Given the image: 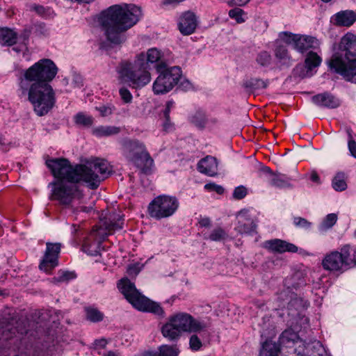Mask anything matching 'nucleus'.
Returning <instances> with one entry per match:
<instances>
[{
  "mask_svg": "<svg viewBox=\"0 0 356 356\" xmlns=\"http://www.w3.org/2000/svg\"><path fill=\"white\" fill-rule=\"evenodd\" d=\"M57 74V68H24L19 75V92L33 106L37 115L42 116L53 107L55 99L48 84Z\"/></svg>",
  "mask_w": 356,
  "mask_h": 356,
  "instance_id": "obj_1",
  "label": "nucleus"
},
{
  "mask_svg": "<svg viewBox=\"0 0 356 356\" xmlns=\"http://www.w3.org/2000/svg\"><path fill=\"white\" fill-rule=\"evenodd\" d=\"M46 165L54 177V181H83L90 188H97L111 172L108 161L101 159L75 166L66 159H49Z\"/></svg>",
  "mask_w": 356,
  "mask_h": 356,
  "instance_id": "obj_2",
  "label": "nucleus"
},
{
  "mask_svg": "<svg viewBox=\"0 0 356 356\" xmlns=\"http://www.w3.org/2000/svg\"><path fill=\"white\" fill-rule=\"evenodd\" d=\"M141 14L134 4L113 5L101 13L99 22L107 40L118 44L125 41V31L138 22Z\"/></svg>",
  "mask_w": 356,
  "mask_h": 356,
  "instance_id": "obj_3",
  "label": "nucleus"
},
{
  "mask_svg": "<svg viewBox=\"0 0 356 356\" xmlns=\"http://www.w3.org/2000/svg\"><path fill=\"white\" fill-rule=\"evenodd\" d=\"M207 327L204 321L180 312L170 316L161 327L162 335L170 341L178 339L182 332L201 333Z\"/></svg>",
  "mask_w": 356,
  "mask_h": 356,
  "instance_id": "obj_4",
  "label": "nucleus"
},
{
  "mask_svg": "<svg viewBox=\"0 0 356 356\" xmlns=\"http://www.w3.org/2000/svg\"><path fill=\"white\" fill-rule=\"evenodd\" d=\"M118 288L125 298L137 309L162 315L161 307L155 302L142 296L135 285L127 278H122L118 283Z\"/></svg>",
  "mask_w": 356,
  "mask_h": 356,
  "instance_id": "obj_5",
  "label": "nucleus"
},
{
  "mask_svg": "<svg viewBox=\"0 0 356 356\" xmlns=\"http://www.w3.org/2000/svg\"><path fill=\"white\" fill-rule=\"evenodd\" d=\"M339 47V51L327 62L328 67H356V35L347 33L341 38Z\"/></svg>",
  "mask_w": 356,
  "mask_h": 356,
  "instance_id": "obj_6",
  "label": "nucleus"
},
{
  "mask_svg": "<svg viewBox=\"0 0 356 356\" xmlns=\"http://www.w3.org/2000/svg\"><path fill=\"white\" fill-rule=\"evenodd\" d=\"M122 152L129 161L137 165H143L145 173L150 172L154 161L142 143L136 140H125L122 143Z\"/></svg>",
  "mask_w": 356,
  "mask_h": 356,
  "instance_id": "obj_7",
  "label": "nucleus"
},
{
  "mask_svg": "<svg viewBox=\"0 0 356 356\" xmlns=\"http://www.w3.org/2000/svg\"><path fill=\"white\" fill-rule=\"evenodd\" d=\"M79 181H54L52 186V199L65 207H72L82 197V193L79 190L76 183Z\"/></svg>",
  "mask_w": 356,
  "mask_h": 356,
  "instance_id": "obj_8",
  "label": "nucleus"
},
{
  "mask_svg": "<svg viewBox=\"0 0 356 356\" xmlns=\"http://www.w3.org/2000/svg\"><path fill=\"white\" fill-rule=\"evenodd\" d=\"M178 199L172 195H160L153 199L148 206L149 216L156 220L168 218L178 210Z\"/></svg>",
  "mask_w": 356,
  "mask_h": 356,
  "instance_id": "obj_9",
  "label": "nucleus"
},
{
  "mask_svg": "<svg viewBox=\"0 0 356 356\" xmlns=\"http://www.w3.org/2000/svg\"><path fill=\"white\" fill-rule=\"evenodd\" d=\"M159 76L153 83L156 95L170 92L181 80V68H158Z\"/></svg>",
  "mask_w": 356,
  "mask_h": 356,
  "instance_id": "obj_10",
  "label": "nucleus"
},
{
  "mask_svg": "<svg viewBox=\"0 0 356 356\" xmlns=\"http://www.w3.org/2000/svg\"><path fill=\"white\" fill-rule=\"evenodd\" d=\"M121 83L133 88H141L149 83L150 73L146 68H120L118 72Z\"/></svg>",
  "mask_w": 356,
  "mask_h": 356,
  "instance_id": "obj_11",
  "label": "nucleus"
},
{
  "mask_svg": "<svg viewBox=\"0 0 356 356\" xmlns=\"http://www.w3.org/2000/svg\"><path fill=\"white\" fill-rule=\"evenodd\" d=\"M170 60L165 54L156 48H151L145 53H140L136 56L135 67H144L153 65L154 67H168Z\"/></svg>",
  "mask_w": 356,
  "mask_h": 356,
  "instance_id": "obj_12",
  "label": "nucleus"
},
{
  "mask_svg": "<svg viewBox=\"0 0 356 356\" xmlns=\"http://www.w3.org/2000/svg\"><path fill=\"white\" fill-rule=\"evenodd\" d=\"M279 40L287 44L293 45L298 51L304 53L314 46L315 38L307 35L293 34L284 31L279 34Z\"/></svg>",
  "mask_w": 356,
  "mask_h": 356,
  "instance_id": "obj_13",
  "label": "nucleus"
},
{
  "mask_svg": "<svg viewBox=\"0 0 356 356\" xmlns=\"http://www.w3.org/2000/svg\"><path fill=\"white\" fill-rule=\"evenodd\" d=\"M307 350H312V356H325V350L319 341L307 344ZM280 347L275 342L266 341L262 345L259 356H278Z\"/></svg>",
  "mask_w": 356,
  "mask_h": 356,
  "instance_id": "obj_14",
  "label": "nucleus"
},
{
  "mask_svg": "<svg viewBox=\"0 0 356 356\" xmlns=\"http://www.w3.org/2000/svg\"><path fill=\"white\" fill-rule=\"evenodd\" d=\"M321 265L324 270L332 273L341 274L346 271L340 250L326 254L322 259Z\"/></svg>",
  "mask_w": 356,
  "mask_h": 356,
  "instance_id": "obj_15",
  "label": "nucleus"
},
{
  "mask_svg": "<svg viewBox=\"0 0 356 356\" xmlns=\"http://www.w3.org/2000/svg\"><path fill=\"white\" fill-rule=\"evenodd\" d=\"M252 209H243L236 214V229L241 234H251L255 231L257 223Z\"/></svg>",
  "mask_w": 356,
  "mask_h": 356,
  "instance_id": "obj_16",
  "label": "nucleus"
},
{
  "mask_svg": "<svg viewBox=\"0 0 356 356\" xmlns=\"http://www.w3.org/2000/svg\"><path fill=\"white\" fill-rule=\"evenodd\" d=\"M60 247V243H47L45 254L39 266L41 270L48 273L58 265Z\"/></svg>",
  "mask_w": 356,
  "mask_h": 356,
  "instance_id": "obj_17",
  "label": "nucleus"
},
{
  "mask_svg": "<svg viewBox=\"0 0 356 356\" xmlns=\"http://www.w3.org/2000/svg\"><path fill=\"white\" fill-rule=\"evenodd\" d=\"M197 26L196 15L191 11L181 14L178 22V28L182 35H189L193 33Z\"/></svg>",
  "mask_w": 356,
  "mask_h": 356,
  "instance_id": "obj_18",
  "label": "nucleus"
},
{
  "mask_svg": "<svg viewBox=\"0 0 356 356\" xmlns=\"http://www.w3.org/2000/svg\"><path fill=\"white\" fill-rule=\"evenodd\" d=\"M263 247L270 252L277 253L296 252L298 251V247L294 244L277 238L265 241Z\"/></svg>",
  "mask_w": 356,
  "mask_h": 356,
  "instance_id": "obj_19",
  "label": "nucleus"
},
{
  "mask_svg": "<svg viewBox=\"0 0 356 356\" xmlns=\"http://www.w3.org/2000/svg\"><path fill=\"white\" fill-rule=\"evenodd\" d=\"M197 170L202 174L215 177L218 174V162L215 157L207 156L198 162Z\"/></svg>",
  "mask_w": 356,
  "mask_h": 356,
  "instance_id": "obj_20",
  "label": "nucleus"
},
{
  "mask_svg": "<svg viewBox=\"0 0 356 356\" xmlns=\"http://www.w3.org/2000/svg\"><path fill=\"white\" fill-rule=\"evenodd\" d=\"M331 21L336 26L349 27L356 21V13L351 10H341L334 15Z\"/></svg>",
  "mask_w": 356,
  "mask_h": 356,
  "instance_id": "obj_21",
  "label": "nucleus"
},
{
  "mask_svg": "<svg viewBox=\"0 0 356 356\" xmlns=\"http://www.w3.org/2000/svg\"><path fill=\"white\" fill-rule=\"evenodd\" d=\"M312 102L321 107L335 108L340 106L341 101L329 92L318 94L312 97Z\"/></svg>",
  "mask_w": 356,
  "mask_h": 356,
  "instance_id": "obj_22",
  "label": "nucleus"
},
{
  "mask_svg": "<svg viewBox=\"0 0 356 356\" xmlns=\"http://www.w3.org/2000/svg\"><path fill=\"white\" fill-rule=\"evenodd\" d=\"M346 270L356 266V245H345L340 248Z\"/></svg>",
  "mask_w": 356,
  "mask_h": 356,
  "instance_id": "obj_23",
  "label": "nucleus"
},
{
  "mask_svg": "<svg viewBox=\"0 0 356 356\" xmlns=\"http://www.w3.org/2000/svg\"><path fill=\"white\" fill-rule=\"evenodd\" d=\"M18 40L17 33L7 27L0 28V44L5 46H12Z\"/></svg>",
  "mask_w": 356,
  "mask_h": 356,
  "instance_id": "obj_24",
  "label": "nucleus"
},
{
  "mask_svg": "<svg viewBox=\"0 0 356 356\" xmlns=\"http://www.w3.org/2000/svg\"><path fill=\"white\" fill-rule=\"evenodd\" d=\"M123 218L120 214H113L110 216L108 221H106L104 224L105 229L109 234L120 230L123 227Z\"/></svg>",
  "mask_w": 356,
  "mask_h": 356,
  "instance_id": "obj_25",
  "label": "nucleus"
},
{
  "mask_svg": "<svg viewBox=\"0 0 356 356\" xmlns=\"http://www.w3.org/2000/svg\"><path fill=\"white\" fill-rule=\"evenodd\" d=\"M179 350L176 346L163 345L158 352H149L144 356H178Z\"/></svg>",
  "mask_w": 356,
  "mask_h": 356,
  "instance_id": "obj_26",
  "label": "nucleus"
},
{
  "mask_svg": "<svg viewBox=\"0 0 356 356\" xmlns=\"http://www.w3.org/2000/svg\"><path fill=\"white\" fill-rule=\"evenodd\" d=\"M338 216L336 213H329L325 216L318 227L320 233L324 234L332 229L337 223Z\"/></svg>",
  "mask_w": 356,
  "mask_h": 356,
  "instance_id": "obj_27",
  "label": "nucleus"
},
{
  "mask_svg": "<svg viewBox=\"0 0 356 356\" xmlns=\"http://www.w3.org/2000/svg\"><path fill=\"white\" fill-rule=\"evenodd\" d=\"M120 129L115 126H99L92 130V134L97 137H108L118 134Z\"/></svg>",
  "mask_w": 356,
  "mask_h": 356,
  "instance_id": "obj_28",
  "label": "nucleus"
},
{
  "mask_svg": "<svg viewBox=\"0 0 356 356\" xmlns=\"http://www.w3.org/2000/svg\"><path fill=\"white\" fill-rule=\"evenodd\" d=\"M280 342L282 345L288 346L289 343L293 344L301 341L299 340L298 334L290 328L284 330L282 332L280 338Z\"/></svg>",
  "mask_w": 356,
  "mask_h": 356,
  "instance_id": "obj_29",
  "label": "nucleus"
},
{
  "mask_svg": "<svg viewBox=\"0 0 356 356\" xmlns=\"http://www.w3.org/2000/svg\"><path fill=\"white\" fill-rule=\"evenodd\" d=\"M331 70L346 81L356 83V68H331Z\"/></svg>",
  "mask_w": 356,
  "mask_h": 356,
  "instance_id": "obj_30",
  "label": "nucleus"
},
{
  "mask_svg": "<svg viewBox=\"0 0 356 356\" xmlns=\"http://www.w3.org/2000/svg\"><path fill=\"white\" fill-rule=\"evenodd\" d=\"M332 188L336 191H343L347 188L346 176L344 172H339L334 177L332 181Z\"/></svg>",
  "mask_w": 356,
  "mask_h": 356,
  "instance_id": "obj_31",
  "label": "nucleus"
},
{
  "mask_svg": "<svg viewBox=\"0 0 356 356\" xmlns=\"http://www.w3.org/2000/svg\"><path fill=\"white\" fill-rule=\"evenodd\" d=\"M31 34V29L29 28H25L20 35L18 36V39L22 42L19 47H15L13 50L17 53L23 52L24 54L25 51H27V42Z\"/></svg>",
  "mask_w": 356,
  "mask_h": 356,
  "instance_id": "obj_32",
  "label": "nucleus"
},
{
  "mask_svg": "<svg viewBox=\"0 0 356 356\" xmlns=\"http://www.w3.org/2000/svg\"><path fill=\"white\" fill-rule=\"evenodd\" d=\"M82 250L88 255L97 256L99 252V243L87 238L83 243Z\"/></svg>",
  "mask_w": 356,
  "mask_h": 356,
  "instance_id": "obj_33",
  "label": "nucleus"
},
{
  "mask_svg": "<svg viewBox=\"0 0 356 356\" xmlns=\"http://www.w3.org/2000/svg\"><path fill=\"white\" fill-rule=\"evenodd\" d=\"M321 63L322 58L316 52L309 51L305 55V67H319Z\"/></svg>",
  "mask_w": 356,
  "mask_h": 356,
  "instance_id": "obj_34",
  "label": "nucleus"
},
{
  "mask_svg": "<svg viewBox=\"0 0 356 356\" xmlns=\"http://www.w3.org/2000/svg\"><path fill=\"white\" fill-rule=\"evenodd\" d=\"M268 81L257 78H251L246 80L244 85L247 88L254 91L266 88L268 86Z\"/></svg>",
  "mask_w": 356,
  "mask_h": 356,
  "instance_id": "obj_35",
  "label": "nucleus"
},
{
  "mask_svg": "<svg viewBox=\"0 0 356 356\" xmlns=\"http://www.w3.org/2000/svg\"><path fill=\"white\" fill-rule=\"evenodd\" d=\"M205 330L201 333H193L189 339V346L190 348L193 351H197L200 350L202 346V339L203 338L204 334L206 332Z\"/></svg>",
  "mask_w": 356,
  "mask_h": 356,
  "instance_id": "obj_36",
  "label": "nucleus"
},
{
  "mask_svg": "<svg viewBox=\"0 0 356 356\" xmlns=\"http://www.w3.org/2000/svg\"><path fill=\"white\" fill-rule=\"evenodd\" d=\"M227 238V233L221 227L214 228L207 237V239L217 242L225 241Z\"/></svg>",
  "mask_w": 356,
  "mask_h": 356,
  "instance_id": "obj_37",
  "label": "nucleus"
},
{
  "mask_svg": "<svg viewBox=\"0 0 356 356\" xmlns=\"http://www.w3.org/2000/svg\"><path fill=\"white\" fill-rule=\"evenodd\" d=\"M190 121L197 127L202 129L207 123L206 115L202 111H196L190 117Z\"/></svg>",
  "mask_w": 356,
  "mask_h": 356,
  "instance_id": "obj_38",
  "label": "nucleus"
},
{
  "mask_svg": "<svg viewBox=\"0 0 356 356\" xmlns=\"http://www.w3.org/2000/svg\"><path fill=\"white\" fill-rule=\"evenodd\" d=\"M86 315L88 320L96 323L103 320L104 314L97 308L88 307L86 309Z\"/></svg>",
  "mask_w": 356,
  "mask_h": 356,
  "instance_id": "obj_39",
  "label": "nucleus"
},
{
  "mask_svg": "<svg viewBox=\"0 0 356 356\" xmlns=\"http://www.w3.org/2000/svg\"><path fill=\"white\" fill-rule=\"evenodd\" d=\"M275 54L276 58L283 64H287L288 61L290 60L288 51L284 45L277 44L275 50Z\"/></svg>",
  "mask_w": 356,
  "mask_h": 356,
  "instance_id": "obj_40",
  "label": "nucleus"
},
{
  "mask_svg": "<svg viewBox=\"0 0 356 356\" xmlns=\"http://www.w3.org/2000/svg\"><path fill=\"white\" fill-rule=\"evenodd\" d=\"M316 73L315 68H293V76L300 79L311 77Z\"/></svg>",
  "mask_w": 356,
  "mask_h": 356,
  "instance_id": "obj_41",
  "label": "nucleus"
},
{
  "mask_svg": "<svg viewBox=\"0 0 356 356\" xmlns=\"http://www.w3.org/2000/svg\"><path fill=\"white\" fill-rule=\"evenodd\" d=\"M271 184L277 188H286L290 186L289 179L284 175H275L271 179Z\"/></svg>",
  "mask_w": 356,
  "mask_h": 356,
  "instance_id": "obj_42",
  "label": "nucleus"
},
{
  "mask_svg": "<svg viewBox=\"0 0 356 356\" xmlns=\"http://www.w3.org/2000/svg\"><path fill=\"white\" fill-rule=\"evenodd\" d=\"M76 124L81 126H90L92 124L93 118L83 113L76 114L74 117Z\"/></svg>",
  "mask_w": 356,
  "mask_h": 356,
  "instance_id": "obj_43",
  "label": "nucleus"
},
{
  "mask_svg": "<svg viewBox=\"0 0 356 356\" xmlns=\"http://www.w3.org/2000/svg\"><path fill=\"white\" fill-rule=\"evenodd\" d=\"M293 224L298 228L309 230L312 227V223L306 218L296 216L293 218Z\"/></svg>",
  "mask_w": 356,
  "mask_h": 356,
  "instance_id": "obj_44",
  "label": "nucleus"
},
{
  "mask_svg": "<svg viewBox=\"0 0 356 356\" xmlns=\"http://www.w3.org/2000/svg\"><path fill=\"white\" fill-rule=\"evenodd\" d=\"M248 194L247 188L243 186H239L234 188L232 196L235 200H241Z\"/></svg>",
  "mask_w": 356,
  "mask_h": 356,
  "instance_id": "obj_45",
  "label": "nucleus"
},
{
  "mask_svg": "<svg viewBox=\"0 0 356 356\" xmlns=\"http://www.w3.org/2000/svg\"><path fill=\"white\" fill-rule=\"evenodd\" d=\"M243 13V10L238 8H236L229 11V16L231 18L234 19L238 23H241L245 21L242 17Z\"/></svg>",
  "mask_w": 356,
  "mask_h": 356,
  "instance_id": "obj_46",
  "label": "nucleus"
},
{
  "mask_svg": "<svg viewBox=\"0 0 356 356\" xmlns=\"http://www.w3.org/2000/svg\"><path fill=\"white\" fill-rule=\"evenodd\" d=\"M74 277L75 274L74 272L60 270L58 272V276L56 279L58 282H67L74 279Z\"/></svg>",
  "mask_w": 356,
  "mask_h": 356,
  "instance_id": "obj_47",
  "label": "nucleus"
},
{
  "mask_svg": "<svg viewBox=\"0 0 356 356\" xmlns=\"http://www.w3.org/2000/svg\"><path fill=\"white\" fill-rule=\"evenodd\" d=\"M119 93L124 103L129 104L132 102L133 96L128 89L122 87L120 89Z\"/></svg>",
  "mask_w": 356,
  "mask_h": 356,
  "instance_id": "obj_48",
  "label": "nucleus"
},
{
  "mask_svg": "<svg viewBox=\"0 0 356 356\" xmlns=\"http://www.w3.org/2000/svg\"><path fill=\"white\" fill-rule=\"evenodd\" d=\"M270 55L266 51H263L261 54H259L257 58L258 64L262 66L268 65L270 63Z\"/></svg>",
  "mask_w": 356,
  "mask_h": 356,
  "instance_id": "obj_49",
  "label": "nucleus"
},
{
  "mask_svg": "<svg viewBox=\"0 0 356 356\" xmlns=\"http://www.w3.org/2000/svg\"><path fill=\"white\" fill-rule=\"evenodd\" d=\"M348 148L352 156L356 159V142L348 132Z\"/></svg>",
  "mask_w": 356,
  "mask_h": 356,
  "instance_id": "obj_50",
  "label": "nucleus"
},
{
  "mask_svg": "<svg viewBox=\"0 0 356 356\" xmlns=\"http://www.w3.org/2000/svg\"><path fill=\"white\" fill-rule=\"evenodd\" d=\"M31 67H56V65L51 59L43 58L35 63Z\"/></svg>",
  "mask_w": 356,
  "mask_h": 356,
  "instance_id": "obj_51",
  "label": "nucleus"
},
{
  "mask_svg": "<svg viewBox=\"0 0 356 356\" xmlns=\"http://www.w3.org/2000/svg\"><path fill=\"white\" fill-rule=\"evenodd\" d=\"M204 188L208 191H216L218 194H222L224 191L223 188L215 183H209L204 185Z\"/></svg>",
  "mask_w": 356,
  "mask_h": 356,
  "instance_id": "obj_52",
  "label": "nucleus"
},
{
  "mask_svg": "<svg viewBox=\"0 0 356 356\" xmlns=\"http://www.w3.org/2000/svg\"><path fill=\"white\" fill-rule=\"evenodd\" d=\"M96 109L100 113L103 117L108 116L113 113V107L111 106H102L96 107Z\"/></svg>",
  "mask_w": 356,
  "mask_h": 356,
  "instance_id": "obj_53",
  "label": "nucleus"
},
{
  "mask_svg": "<svg viewBox=\"0 0 356 356\" xmlns=\"http://www.w3.org/2000/svg\"><path fill=\"white\" fill-rule=\"evenodd\" d=\"M175 102L173 100H169L166 102L165 108L163 111L164 118L169 120L170 111L175 108Z\"/></svg>",
  "mask_w": 356,
  "mask_h": 356,
  "instance_id": "obj_54",
  "label": "nucleus"
},
{
  "mask_svg": "<svg viewBox=\"0 0 356 356\" xmlns=\"http://www.w3.org/2000/svg\"><path fill=\"white\" fill-rule=\"evenodd\" d=\"M307 176L309 177V179L312 181H313L317 184H321L320 177L316 170H314V169L311 170L307 174Z\"/></svg>",
  "mask_w": 356,
  "mask_h": 356,
  "instance_id": "obj_55",
  "label": "nucleus"
},
{
  "mask_svg": "<svg viewBox=\"0 0 356 356\" xmlns=\"http://www.w3.org/2000/svg\"><path fill=\"white\" fill-rule=\"evenodd\" d=\"M178 84H179V87L184 91L190 90L193 88L191 82L188 80L184 78L182 76H181V80H180L179 81Z\"/></svg>",
  "mask_w": 356,
  "mask_h": 356,
  "instance_id": "obj_56",
  "label": "nucleus"
},
{
  "mask_svg": "<svg viewBox=\"0 0 356 356\" xmlns=\"http://www.w3.org/2000/svg\"><path fill=\"white\" fill-rule=\"evenodd\" d=\"M143 268V265H140V264H134L133 265H131L128 268V273L130 275H137Z\"/></svg>",
  "mask_w": 356,
  "mask_h": 356,
  "instance_id": "obj_57",
  "label": "nucleus"
},
{
  "mask_svg": "<svg viewBox=\"0 0 356 356\" xmlns=\"http://www.w3.org/2000/svg\"><path fill=\"white\" fill-rule=\"evenodd\" d=\"M31 10L35 11L40 16H43L45 13V8L40 5L33 4L30 7Z\"/></svg>",
  "mask_w": 356,
  "mask_h": 356,
  "instance_id": "obj_58",
  "label": "nucleus"
},
{
  "mask_svg": "<svg viewBox=\"0 0 356 356\" xmlns=\"http://www.w3.org/2000/svg\"><path fill=\"white\" fill-rule=\"evenodd\" d=\"M289 306L290 307H293V306H296V309L297 310H299V309L300 307H305V305L302 303V300H300V299H294V300H292L290 302H289Z\"/></svg>",
  "mask_w": 356,
  "mask_h": 356,
  "instance_id": "obj_59",
  "label": "nucleus"
},
{
  "mask_svg": "<svg viewBox=\"0 0 356 356\" xmlns=\"http://www.w3.org/2000/svg\"><path fill=\"white\" fill-rule=\"evenodd\" d=\"M163 129L165 131H170L172 129V124L170 122V119L168 120L165 118V121L163 124Z\"/></svg>",
  "mask_w": 356,
  "mask_h": 356,
  "instance_id": "obj_60",
  "label": "nucleus"
},
{
  "mask_svg": "<svg viewBox=\"0 0 356 356\" xmlns=\"http://www.w3.org/2000/svg\"><path fill=\"white\" fill-rule=\"evenodd\" d=\"M10 337H11V336L9 332V329L3 330L2 333L0 334V340H6Z\"/></svg>",
  "mask_w": 356,
  "mask_h": 356,
  "instance_id": "obj_61",
  "label": "nucleus"
},
{
  "mask_svg": "<svg viewBox=\"0 0 356 356\" xmlns=\"http://www.w3.org/2000/svg\"><path fill=\"white\" fill-rule=\"evenodd\" d=\"M250 0H231L232 5L242 6L245 5Z\"/></svg>",
  "mask_w": 356,
  "mask_h": 356,
  "instance_id": "obj_62",
  "label": "nucleus"
},
{
  "mask_svg": "<svg viewBox=\"0 0 356 356\" xmlns=\"http://www.w3.org/2000/svg\"><path fill=\"white\" fill-rule=\"evenodd\" d=\"M200 226L202 227H209L211 224V221L209 218H202L200 220L199 222Z\"/></svg>",
  "mask_w": 356,
  "mask_h": 356,
  "instance_id": "obj_63",
  "label": "nucleus"
},
{
  "mask_svg": "<svg viewBox=\"0 0 356 356\" xmlns=\"http://www.w3.org/2000/svg\"><path fill=\"white\" fill-rule=\"evenodd\" d=\"M74 81L75 85L76 86H80L81 85L82 80H81V78L80 76H76L74 77Z\"/></svg>",
  "mask_w": 356,
  "mask_h": 356,
  "instance_id": "obj_64",
  "label": "nucleus"
}]
</instances>
